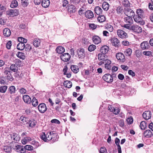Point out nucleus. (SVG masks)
Wrapping results in <instances>:
<instances>
[{"mask_svg":"<svg viewBox=\"0 0 153 153\" xmlns=\"http://www.w3.org/2000/svg\"><path fill=\"white\" fill-rule=\"evenodd\" d=\"M4 69V75L6 79L10 81H12L13 80V78L11 74V71L8 68Z\"/></svg>","mask_w":153,"mask_h":153,"instance_id":"obj_1","label":"nucleus"},{"mask_svg":"<svg viewBox=\"0 0 153 153\" xmlns=\"http://www.w3.org/2000/svg\"><path fill=\"white\" fill-rule=\"evenodd\" d=\"M133 18L134 21L140 25H143L144 24L145 22L143 20L142 17L139 16L138 15H135L133 16Z\"/></svg>","mask_w":153,"mask_h":153,"instance_id":"obj_2","label":"nucleus"},{"mask_svg":"<svg viewBox=\"0 0 153 153\" xmlns=\"http://www.w3.org/2000/svg\"><path fill=\"white\" fill-rule=\"evenodd\" d=\"M19 11L16 9H11L7 11V15L11 17L16 16L19 14Z\"/></svg>","mask_w":153,"mask_h":153,"instance_id":"obj_3","label":"nucleus"},{"mask_svg":"<svg viewBox=\"0 0 153 153\" xmlns=\"http://www.w3.org/2000/svg\"><path fill=\"white\" fill-rule=\"evenodd\" d=\"M103 79L108 83L112 82L113 81V79L111 77V75L108 74H105L102 77Z\"/></svg>","mask_w":153,"mask_h":153,"instance_id":"obj_4","label":"nucleus"},{"mask_svg":"<svg viewBox=\"0 0 153 153\" xmlns=\"http://www.w3.org/2000/svg\"><path fill=\"white\" fill-rule=\"evenodd\" d=\"M117 33V35L120 38H126L128 37L127 33L122 30H118Z\"/></svg>","mask_w":153,"mask_h":153,"instance_id":"obj_5","label":"nucleus"},{"mask_svg":"<svg viewBox=\"0 0 153 153\" xmlns=\"http://www.w3.org/2000/svg\"><path fill=\"white\" fill-rule=\"evenodd\" d=\"M131 30L137 33H140L142 31L141 27L137 25H133L131 26Z\"/></svg>","mask_w":153,"mask_h":153,"instance_id":"obj_6","label":"nucleus"},{"mask_svg":"<svg viewBox=\"0 0 153 153\" xmlns=\"http://www.w3.org/2000/svg\"><path fill=\"white\" fill-rule=\"evenodd\" d=\"M38 108L39 111L42 113H44L47 109L46 105L44 103L40 104Z\"/></svg>","mask_w":153,"mask_h":153,"instance_id":"obj_7","label":"nucleus"},{"mask_svg":"<svg viewBox=\"0 0 153 153\" xmlns=\"http://www.w3.org/2000/svg\"><path fill=\"white\" fill-rule=\"evenodd\" d=\"M71 56L68 53H64L60 56V58L64 62H67L70 59Z\"/></svg>","mask_w":153,"mask_h":153,"instance_id":"obj_8","label":"nucleus"},{"mask_svg":"<svg viewBox=\"0 0 153 153\" xmlns=\"http://www.w3.org/2000/svg\"><path fill=\"white\" fill-rule=\"evenodd\" d=\"M109 41L112 45L116 47H118L120 44L119 40L117 38L113 37L110 39Z\"/></svg>","mask_w":153,"mask_h":153,"instance_id":"obj_9","label":"nucleus"},{"mask_svg":"<svg viewBox=\"0 0 153 153\" xmlns=\"http://www.w3.org/2000/svg\"><path fill=\"white\" fill-rule=\"evenodd\" d=\"M117 59L120 60L122 62H123L125 60V56L124 55L121 53H117L116 55Z\"/></svg>","mask_w":153,"mask_h":153,"instance_id":"obj_10","label":"nucleus"},{"mask_svg":"<svg viewBox=\"0 0 153 153\" xmlns=\"http://www.w3.org/2000/svg\"><path fill=\"white\" fill-rule=\"evenodd\" d=\"M125 14L128 16H133L135 15L133 11L131 9L127 8L125 10Z\"/></svg>","mask_w":153,"mask_h":153,"instance_id":"obj_11","label":"nucleus"},{"mask_svg":"<svg viewBox=\"0 0 153 153\" xmlns=\"http://www.w3.org/2000/svg\"><path fill=\"white\" fill-rule=\"evenodd\" d=\"M78 57L79 59H82L85 57V51L83 48L78 49L77 51Z\"/></svg>","mask_w":153,"mask_h":153,"instance_id":"obj_12","label":"nucleus"},{"mask_svg":"<svg viewBox=\"0 0 153 153\" xmlns=\"http://www.w3.org/2000/svg\"><path fill=\"white\" fill-rule=\"evenodd\" d=\"M142 116L146 120H149L151 117V112L149 111H145L143 113Z\"/></svg>","mask_w":153,"mask_h":153,"instance_id":"obj_13","label":"nucleus"},{"mask_svg":"<svg viewBox=\"0 0 153 153\" xmlns=\"http://www.w3.org/2000/svg\"><path fill=\"white\" fill-rule=\"evenodd\" d=\"M92 40L93 42L95 44H98L101 42V40L100 37L97 35L93 36Z\"/></svg>","mask_w":153,"mask_h":153,"instance_id":"obj_14","label":"nucleus"},{"mask_svg":"<svg viewBox=\"0 0 153 153\" xmlns=\"http://www.w3.org/2000/svg\"><path fill=\"white\" fill-rule=\"evenodd\" d=\"M140 46L143 50L148 49L150 48L149 42L147 41H144L142 42L140 44Z\"/></svg>","mask_w":153,"mask_h":153,"instance_id":"obj_15","label":"nucleus"},{"mask_svg":"<svg viewBox=\"0 0 153 153\" xmlns=\"http://www.w3.org/2000/svg\"><path fill=\"white\" fill-rule=\"evenodd\" d=\"M41 41L39 39L36 38L34 39L33 41L31 42L33 45L36 48L39 47L40 45Z\"/></svg>","mask_w":153,"mask_h":153,"instance_id":"obj_16","label":"nucleus"},{"mask_svg":"<svg viewBox=\"0 0 153 153\" xmlns=\"http://www.w3.org/2000/svg\"><path fill=\"white\" fill-rule=\"evenodd\" d=\"M85 16L88 19H91L94 16L93 12L91 10H88L85 13Z\"/></svg>","mask_w":153,"mask_h":153,"instance_id":"obj_17","label":"nucleus"},{"mask_svg":"<svg viewBox=\"0 0 153 153\" xmlns=\"http://www.w3.org/2000/svg\"><path fill=\"white\" fill-rule=\"evenodd\" d=\"M23 99L25 102L28 104H30L31 102V98L27 95H24L23 97Z\"/></svg>","mask_w":153,"mask_h":153,"instance_id":"obj_18","label":"nucleus"},{"mask_svg":"<svg viewBox=\"0 0 153 153\" xmlns=\"http://www.w3.org/2000/svg\"><path fill=\"white\" fill-rule=\"evenodd\" d=\"M16 91V87L12 85L9 87L8 89V93L10 94H15Z\"/></svg>","mask_w":153,"mask_h":153,"instance_id":"obj_19","label":"nucleus"},{"mask_svg":"<svg viewBox=\"0 0 153 153\" xmlns=\"http://www.w3.org/2000/svg\"><path fill=\"white\" fill-rule=\"evenodd\" d=\"M108 57L105 54L102 53H99L98 55V59L99 60L104 61L107 59V58Z\"/></svg>","mask_w":153,"mask_h":153,"instance_id":"obj_20","label":"nucleus"},{"mask_svg":"<svg viewBox=\"0 0 153 153\" xmlns=\"http://www.w3.org/2000/svg\"><path fill=\"white\" fill-rule=\"evenodd\" d=\"M132 17L127 16V17H125L124 18V21L126 23L132 25L133 23V21Z\"/></svg>","mask_w":153,"mask_h":153,"instance_id":"obj_21","label":"nucleus"},{"mask_svg":"<svg viewBox=\"0 0 153 153\" xmlns=\"http://www.w3.org/2000/svg\"><path fill=\"white\" fill-rule=\"evenodd\" d=\"M143 135L145 137L149 138L152 136L153 134L150 130L148 129L144 131Z\"/></svg>","mask_w":153,"mask_h":153,"instance_id":"obj_22","label":"nucleus"},{"mask_svg":"<svg viewBox=\"0 0 153 153\" xmlns=\"http://www.w3.org/2000/svg\"><path fill=\"white\" fill-rule=\"evenodd\" d=\"M108 49L109 47L105 45L101 47L100 51L102 53L105 54L108 52Z\"/></svg>","mask_w":153,"mask_h":153,"instance_id":"obj_23","label":"nucleus"},{"mask_svg":"<svg viewBox=\"0 0 153 153\" xmlns=\"http://www.w3.org/2000/svg\"><path fill=\"white\" fill-rule=\"evenodd\" d=\"M68 11L70 13H74L76 11V7L73 5H70L68 6Z\"/></svg>","mask_w":153,"mask_h":153,"instance_id":"obj_24","label":"nucleus"},{"mask_svg":"<svg viewBox=\"0 0 153 153\" xmlns=\"http://www.w3.org/2000/svg\"><path fill=\"white\" fill-rule=\"evenodd\" d=\"M94 11L97 14L100 15L102 14V10L100 7L96 6L94 8Z\"/></svg>","mask_w":153,"mask_h":153,"instance_id":"obj_25","label":"nucleus"},{"mask_svg":"<svg viewBox=\"0 0 153 153\" xmlns=\"http://www.w3.org/2000/svg\"><path fill=\"white\" fill-rule=\"evenodd\" d=\"M3 33L5 36L8 37L10 36L11 32L9 29L8 28H5L4 29Z\"/></svg>","mask_w":153,"mask_h":153,"instance_id":"obj_26","label":"nucleus"},{"mask_svg":"<svg viewBox=\"0 0 153 153\" xmlns=\"http://www.w3.org/2000/svg\"><path fill=\"white\" fill-rule=\"evenodd\" d=\"M71 71L74 73H77L79 71L78 67L76 65H73L71 67Z\"/></svg>","mask_w":153,"mask_h":153,"instance_id":"obj_27","label":"nucleus"},{"mask_svg":"<svg viewBox=\"0 0 153 153\" xmlns=\"http://www.w3.org/2000/svg\"><path fill=\"white\" fill-rule=\"evenodd\" d=\"M50 3V1L49 0H42V5L43 7L46 8L49 6Z\"/></svg>","mask_w":153,"mask_h":153,"instance_id":"obj_28","label":"nucleus"},{"mask_svg":"<svg viewBox=\"0 0 153 153\" xmlns=\"http://www.w3.org/2000/svg\"><path fill=\"white\" fill-rule=\"evenodd\" d=\"M19 68L15 64H11L10 67V69L14 72H17Z\"/></svg>","mask_w":153,"mask_h":153,"instance_id":"obj_29","label":"nucleus"},{"mask_svg":"<svg viewBox=\"0 0 153 153\" xmlns=\"http://www.w3.org/2000/svg\"><path fill=\"white\" fill-rule=\"evenodd\" d=\"M50 134H51L52 138V141L53 142H54L57 140V136L56 134L54 133V131H52L50 132Z\"/></svg>","mask_w":153,"mask_h":153,"instance_id":"obj_30","label":"nucleus"},{"mask_svg":"<svg viewBox=\"0 0 153 153\" xmlns=\"http://www.w3.org/2000/svg\"><path fill=\"white\" fill-rule=\"evenodd\" d=\"M64 48L62 46H59L56 49V52L59 54H62L65 51Z\"/></svg>","mask_w":153,"mask_h":153,"instance_id":"obj_31","label":"nucleus"},{"mask_svg":"<svg viewBox=\"0 0 153 153\" xmlns=\"http://www.w3.org/2000/svg\"><path fill=\"white\" fill-rule=\"evenodd\" d=\"M25 44L22 43H18L17 46V48L18 50L22 51L25 49Z\"/></svg>","mask_w":153,"mask_h":153,"instance_id":"obj_32","label":"nucleus"},{"mask_svg":"<svg viewBox=\"0 0 153 153\" xmlns=\"http://www.w3.org/2000/svg\"><path fill=\"white\" fill-rule=\"evenodd\" d=\"M102 5V8L104 10L107 11L108 10L109 5L107 2H103Z\"/></svg>","mask_w":153,"mask_h":153,"instance_id":"obj_33","label":"nucleus"},{"mask_svg":"<svg viewBox=\"0 0 153 153\" xmlns=\"http://www.w3.org/2000/svg\"><path fill=\"white\" fill-rule=\"evenodd\" d=\"M122 4L124 7H129L130 4L128 0H123Z\"/></svg>","mask_w":153,"mask_h":153,"instance_id":"obj_34","label":"nucleus"},{"mask_svg":"<svg viewBox=\"0 0 153 153\" xmlns=\"http://www.w3.org/2000/svg\"><path fill=\"white\" fill-rule=\"evenodd\" d=\"M116 11L118 14H122L124 12L123 7L120 6L117 7Z\"/></svg>","mask_w":153,"mask_h":153,"instance_id":"obj_35","label":"nucleus"},{"mask_svg":"<svg viewBox=\"0 0 153 153\" xmlns=\"http://www.w3.org/2000/svg\"><path fill=\"white\" fill-rule=\"evenodd\" d=\"M17 56L19 58L22 59H24L25 58V54L22 52H19L16 54Z\"/></svg>","mask_w":153,"mask_h":153,"instance_id":"obj_36","label":"nucleus"},{"mask_svg":"<svg viewBox=\"0 0 153 153\" xmlns=\"http://www.w3.org/2000/svg\"><path fill=\"white\" fill-rule=\"evenodd\" d=\"M136 13L137 14V15H138L141 17H143L144 16V11L141 9H139L137 10Z\"/></svg>","mask_w":153,"mask_h":153,"instance_id":"obj_37","label":"nucleus"},{"mask_svg":"<svg viewBox=\"0 0 153 153\" xmlns=\"http://www.w3.org/2000/svg\"><path fill=\"white\" fill-rule=\"evenodd\" d=\"M140 127L142 130L145 129L147 127L145 121H142L140 123Z\"/></svg>","mask_w":153,"mask_h":153,"instance_id":"obj_38","label":"nucleus"},{"mask_svg":"<svg viewBox=\"0 0 153 153\" xmlns=\"http://www.w3.org/2000/svg\"><path fill=\"white\" fill-rule=\"evenodd\" d=\"M19 120L21 121V123H22L27 122L29 121L28 118L26 117L23 116H22L20 118Z\"/></svg>","mask_w":153,"mask_h":153,"instance_id":"obj_39","label":"nucleus"},{"mask_svg":"<svg viewBox=\"0 0 153 153\" xmlns=\"http://www.w3.org/2000/svg\"><path fill=\"white\" fill-rule=\"evenodd\" d=\"M64 84L65 85V87L69 88H71L72 86V83L71 82L68 81H65L64 82Z\"/></svg>","mask_w":153,"mask_h":153,"instance_id":"obj_40","label":"nucleus"},{"mask_svg":"<svg viewBox=\"0 0 153 153\" xmlns=\"http://www.w3.org/2000/svg\"><path fill=\"white\" fill-rule=\"evenodd\" d=\"M97 20L100 22H102L105 20V18L104 16L101 15L97 17Z\"/></svg>","mask_w":153,"mask_h":153,"instance_id":"obj_41","label":"nucleus"},{"mask_svg":"<svg viewBox=\"0 0 153 153\" xmlns=\"http://www.w3.org/2000/svg\"><path fill=\"white\" fill-rule=\"evenodd\" d=\"M18 5V3L17 1L14 0L13 1L10 5V7L13 8L16 7Z\"/></svg>","mask_w":153,"mask_h":153,"instance_id":"obj_42","label":"nucleus"},{"mask_svg":"<svg viewBox=\"0 0 153 153\" xmlns=\"http://www.w3.org/2000/svg\"><path fill=\"white\" fill-rule=\"evenodd\" d=\"M18 41L20 43H26L27 42V39H25L22 37H19L18 38Z\"/></svg>","mask_w":153,"mask_h":153,"instance_id":"obj_43","label":"nucleus"},{"mask_svg":"<svg viewBox=\"0 0 153 153\" xmlns=\"http://www.w3.org/2000/svg\"><path fill=\"white\" fill-rule=\"evenodd\" d=\"M32 103L34 107L37 106L38 104L37 100L34 97L32 99Z\"/></svg>","mask_w":153,"mask_h":153,"instance_id":"obj_44","label":"nucleus"},{"mask_svg":"<svg viewBox=\"0 0 153 153\" xmlns=\"http://www.w3.org/2000/svg\"><path fill=\"white\" fill-rule=\"evenodd\" d=\"M132 50L130 48H128L125 51L124 53L126 56H130L132 53Z\"/></svg>","mask_w":153,"mask_h":153,"instance_id":"obj_45","label":"nucleus"},{"mask_svg":"<svg viewBox=\"0 0 153 153\" xmlns=\"http://www.w3.org/2000/svg\"><path fill=\"white\" fill-rule=\"evenodd\" d=\"M3 149L6 152H10L11 151L10 147L7 146H4Z\"/></svg>","mask_w":153,"mask_h":153,"instance_id":"obj_46","label":"nucleus"},{"mask_svg":"<svg viewBox=\"0 0 153 153\" xmlns=\"http://www.w3.org/2000/svg\"><path fill=\"white\" fill-rule=\"evenodd\" d=\"M7 86H1L0 87V92L2 93H4L7 90Z\"/></svg>","mask_w":153,"mask_h":153,"instance_id":"obj_47","label":"nucleus"},{"mask_svg":"<svg viewBox=\"0 0 153 153\" xmlns=\"http://www.w3.org/2000/svg\"><path fill=\"white\" fill-rule=\"evenodd\" d=\"M96 46L94 45H91L88 48V50L91 52L94 51L96 49Z\"/></svg>","mask_w":153,"mask_h":153,"instance_id":"obj_48","label":"nucleus"},{"mask_svg":"<svg viewBox=\"0 0 153 153\" xmlns=\"http://www.w3.org/2000/svg\"><path fill=\"white\" fill-rule=\"evenodd\" d=\"M41 138L45 142H46L47 140V135L44 132H42L40 135Z\"/></svg>","mask_w":153,"mask_h":153,"instance_id":"obj_49","label":"nucleus"},{"mask_svg":"<svg viewBox=\"0 0 153 153\" xmlns=\"http://www.w3.org/2000/svg\"><path fill=\"white\" fill-rule=\"evenodd\" d=\"M22 5L23 7H26L29 4L28 0H21Z\"/></svg>","mask_w":153,"mask_h":153,"instance_id":"obj_50","label":"nucleus"},{"mask_svg":"<svg viewBox=\"0 0 153 153\" xmlns=\"http://www.w3.org/2000/svg\"><path fill=\"white\" fill-rule=\"evenodd\" d=\"M106 28L110 32L113 31V27L109 24H107L106 25Z\"/></svg>","mask_w":153,"mask_h":153,"instance_id":"obj_51","label":"nucleus"},{"mask_svg":"<svg viewBox=\"0 0 153 153\" xmlns=\"http://www.w3.org/2000/svg\"><path fill=\"white\" fill-rule=\"evenodd\" d=\"M25 51L26 52H29L32 49L31 46L28 44H27L26 45H25Z\"/></svg>","mask_w":153,"mask_h":153,"instance_id":"obj_52","label":"nucleus"},{"mask_svg":"<svg viewBox=\"0 0 153 153\" xmlns=\"http://www.w3.org/2000/svg\"><path fill=\"white\" fill-rule=\"evenodd\" d=\"M36 124V122L33 120H30L29 122V126L31 127H33L35 126Z\"/></svg>","mask_w":153,"mask_h":153,"instance_id":"obj_53","label":"nucleus"},{"mask_svg":"<svg viewBox=\"0 0 153 153\" xmlns=\"http://www.w3.org/2000/svg\"><path fill=\"white\" fill-rule=\"evenodd\" d=\"M15 65L17 66L20 67L21 65V61L19 59H16L14 61Z\"/></svg>","mask_w":153,"mask_h":153,"instance_id":"obj_54","label":"nucleus"},{"mask_svg":"<svg viewBox=\"0 0 153 153\" xmlns=\"http://www.w3.org/2000/svg\"><path fill=\"white\" fill-rule=\"evenodd\" d=\"M114 109L112 112L115 114H117L119 113L120 111L119 108H113Z\"/></svg>","mask_w":153,"mask_h":153,"instance_id":"obj_55","label":"nucleus"},{"mask_svg":"<svg viewBox=\"0 0 153 153\" xmlns=\"http://www.w3.org/2000/svg\"><path fill=\"white\" fill-rule=\"evenodd\" d=\"M19 93L22 94H25L26 93V92H27L26 90L24 88H21L19 89Z\"/></svg>","mask_w":153,"mask_h":153,"instance_id":"obj_56","label":"nucleus"},{"mask_svg":"<svg viewBox=\"0 0 153 153\" xmlns=\"http://www.w3.org/2000/svg\"><path fill=\"white\" fill-rule=\"evenodd\" d=\"M25 148L26 150H31L33 149V147L31 145H27L25 146Z\"/></svg>","mask_w":153,"mask_h":153,"instance_id":"obj_57","label":"nucleus"},{"mask_svg":"<svg viewBox=\"0 0 153 153\" xmlns=\"http://www.w3.org/2000/svg\"><path fill=\"white\" fill-rule=\"evenodd\" d=\"M143 54L145 56H150L152 55V52L150 51H144Z\"/></svg>","mask_w":153,"mask_h":153,"instance_id":"obj_58","label":"nucleus"},{"mask_svg":"<svg viewBox=\"0 0 153 153\" xmlns=\"http://www.w3.org/2000/svg\"><path fill=\"white\" fill-rule=\"evenodd\" d=\"M131 24H129L128 23L127 24L124 25L123 27L126 29L131 30Z\"/></svg>","mask_w":153,"mask_h":153,"instance_id":"obj_59","label":"nucleus"},{"mask_svg":"<svg viewBox=\"0 0 153 153\" xmlns=\"http://www.w3.org/2000/svg\"><path fill=\"white\" fill-rule=\"evenodd\" d=\"M126 120L129 124H131L133 123V120L132 117H130L129 118H128Z\"/></svg>","mask_w":153,"mask_h":153,"instance_id":"obj_60","label":"nucleus"},{"mask_svg":"<svg viewBox=\"0 0 153 153\" xmlns=\"http://www.w3.org/2000/svg\"><path fill=\"white\" fill-rule=\"evenodd\" d=\"M151 3H149V9L151 10H153V0H151Z\"/></svg>","mask_w":153,"mask_h":153,"instance_id":"obj_61","label":"nucleus"},{"mask_svg":"<svg viewBox=\"0 0 153 153\" xmlns=\"http://www.w3.org/2000/svg\"><path fill=\"white\" fill-rule=\"evenodd\" d=\"M107 150L105 147H101L100 150V153H106Z\"/></svg>","mask_w":153,"mask_h":153,"instance_id":"obj_62","label":"nucleus"},{"mask_svg":"<svg viewBox=\"0 0 153 153\" xmlns=\"http://www.w3.org/2000/svg\"><path fill=\"white\" fill-rule=\"evenodd\" d=\"M51 135L50 134V132H48L47 134V140H52V137H51Z\"/></svg>","mask_w":153,"mask_h":153,"instance_id":"obj_63","label":"nucleus"},{"mask_svg":"<svg viewBox=\"0 0 153 153\" xmlns=\"http://www.w3.org/2000/svg\"><path fill=\"white\" fill-rule=\"evenodd\" d=\"M11 46V41H9L7 43L6 45V47L8 49H10V47Z\"/></svg>","mask_w":153,"mask_h":153,"instance_id":"obj_64","label":"nucleus"}]
</instances>
